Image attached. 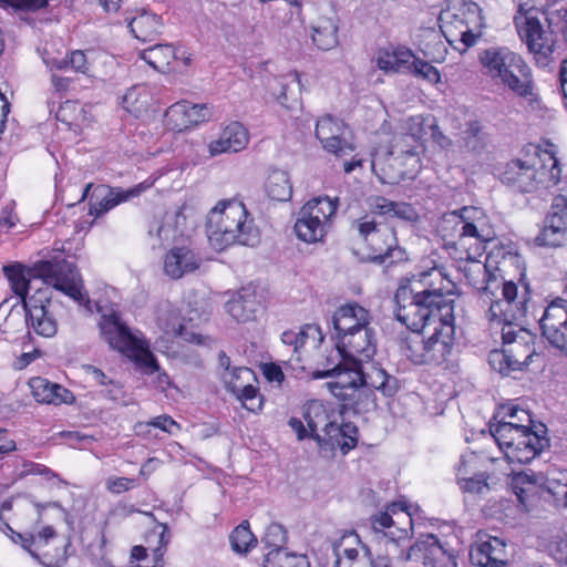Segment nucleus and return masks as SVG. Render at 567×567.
I'll list each match as a JSON object with an SVG mask.
<instances>
[{"label": "nucleus", "instance_id": "15", "mask_svg": "<svg viewBox=\"0 0 567 567\" xmlns=\"http://www.w3.org/2000/svg\"><path fill=\"white\" fill-rule=\"evenodd\" d=\"M12 534V540L20 544L42 566L64 567L66 564L65 545L58 538L53 527L45 526L37 534L13 530Z\"/></svg>", "mask_w": 567, "mask_h": 567}, {"label": "nucleus", "instance_id": "19", "mask_svg": "<svg viewBox=\"0 0 567 567\" xmlns=\"http://www.w3.org/2000/svg\"><path fill=\"white\" fill-rule=\"evenodd\" d=\"M150 187L151 184L147 183H140L128 189H123L120 187H110L106 185H97L94 187L93 184L90 183L84 187L80 200H84L89 197V214L99 217L107 213L118 204L140 196Z\"/></svg>", "mask_w": 567, "mask_h": 567}, {"label": "nucleus", "instance_id": "41", "mask_svg": "<svg viewBox=\"0 0 567 567\" xmlns=\"http://www.w3.org/2000/svg\"><path fill=\"white\" fill-rule=\"evenodd\" d=\"M543 14L548 28L561 33L567 42V0H546Z\"/></svg>", "mask_w": 567, "mask_h": 567}, {"label": "nucleus", "instance_id": "44", "mask_svg": "<svg viewBox=\"0 0 567 567\" xmlns=\"http://www.w3.org/2000/svg\"><path fill=\"white\" fill-rule=\"evenodd\" d=\"M312 336L313 338L316 334L319 336V341H322L323 337L321 336V331L319 327L317 326H310L307 324L306 327L301 328L299 331H285L281 334V341L285 346L292 347V357L289 361L296 360L299 362L301 360L300 358V350L305 347L307 339L309 336Z\"/></svg>", "mask_w": 567, "mask_h": 567}, {"label": "nucleus", "instance_id": "43", "mask_svg": "<svg viewBox=\"0 0 567 567\" xmlns=\"http://www.w3.org/2000/svg\"><path fill=\"white\" fill-rule=\"evenodd\" d=\"M140 58L155 70L164 72L177 58V54L171 44H155L141 51Z\"/></svg>", "mask_w": 567, "mask_h": 567}, {"label": "nucleus", "instance_id": "4", "mask_svg": "<svg viewBox=\"0 0 567 567\" xmlns=\"http://www.w3.org/2000/svg\"><path fill=\"white\" fill-rule=\"evenodd\" d=\"M206 233L209 244L217 250L239 244L255 246L259 243V229L246 206L238 199L219 200L209 212Z\"/></svg>", "mask_w": 567, "mask_h": 567}, {"label": "nucleus", "instance_id": "2", "mask_svg": "<svg viewBox=\"0 0 567 567\" xmlns=\"http://www.w3.org/2000/svg\"><path fill=\"white\" fill-rule=\"evenodd\" d=\"M3 274L23 305L24 300H28L27 295L34 279H40L44 285L52 286L80 305L90 302L86 293L82 291V279L76 267L64 258L54 257L49 260H40L30 267L21 264L8 265L3 267Z\"/></svg>", "mask_w": 567, "mask_h": 567}, {"label": "nucleus", "instance_id": "40", "mask_svg": "<svg viewBox=\"0 0 567 567\" xmlns=\"http://www.w3.org/2000/svg\"><path fill=\"white\" fill-rule=\"evenodd\" d=\"M492 538V536L483 532L476 534V539L470 550V559L473 565L478 567H496Z\"/></svg>", "mask_w": 567, "mask_h": 567}, {"label": "nucleus", "instance_id": "16", "mask_svg": "<svg viewBox=\"0 0 567 567\" xmlns=\"http://www.w3.org/2000/svg\"><path fill=\"white\" fill-rule=\"evenodd\" d=\"M501 333L502 348L499 351L503 360L498 372L509 374L512 371H522L528 365L534 353L528 332L513 324V321H509L508 317L505 316Z\"/></svg>", "mask_w": 567, "mask_h": 567}, {"label": "nucleus", "instance_id": "30", "mask_svg": "<svg viewBox=\"0 0 567 567\" xmlns=\"http://www.w3.org/2000/svg\"><path fill=\"white\" fill-rule=\"evenodd\" d=\"M200 266V258L187 247H175L164 258V271L172 279H179Z\"/></svg>", "mask_w": 567, "mask_h": 567}, {"label": "nucleus", "instance_id": "12", "mask_svg": "<svg viewBox=\"0 0 567 567\" xmlns=\"http://www.w3.org/2000/svg\"><path fill=\"white\" fill-rule=\"evenodd\" d=\"M424 292H414L409 285H401L394 295L395 318L412 331L420 334L426 326H436L445 320L440 306L426 299Z\"/></svg>", "mask_w": 567, "mask_h": 567}, {"label": "nucleus", "instance_id": "17", "mask_svg": "<svg viewBox=\"0 0 567 567\" xmlns=\"http://www.w3.org/2000/svg\"><path fill=\"white\" fill-rule=\"evenodd\" d=\"M410 282L409 287L414 289V292H424L427 295L426 299L440 306L445 318L454 316V300L450 298L454 284L447 278L443 268L432 267L414 274Z\"/></svg>", "mask_w": 567, "mask_h": 567}, {"label": "nucleus", "instance_id": "59", "mask_svg": "<svg viewBox=\"0 0 567 567\" xmlns=\"http://www.w3.org/2000/svg\"><path fill=\"white\" fill-rule=\"evenodd\" d=\"M565 230L555 229L550 223H547L542 233L536 237V241L540 246L558 247L564 241Z\"/></svg>", "mask_w": 567, "mask_h": 567}, {"label": "nucleus", "instance_id": "54", "mask_svg": "<svg viewBox=\"0 0 567 567\" xmlns=\"http://www.w3.org/2000/svg\"><path fill=\"white\" fill-rule=\"evenodd\" d=\"M150 426L159 429L171 435H175L181 430V425L167 414L155 416L148 422H140L136 424L135 430L141 434Z\"/></svg>", "mask_w": 567, "mask_h": 567}, {"label": "nucleus", "instance_id": "61", "mask_svg": "<svg viewBox=\"0 0 567 567\" xmlns=\"http://www.w3.org/2000/svg\"><path fill=\"white\" fill-rule=\"evenodd\" d=\"M59 435L73 449L84 447L95 441L92 435L84 434L80 431H62Z\"/></svg>", "mask_w": 567, "mask_h": 567}, {"label": "nucleus", "instance_id": "20", "mask_svg": "<svg viewBox=\"0 0 567 567\" xmlns=\"http://www.w3.org/2000/svg\"><path fill=\"white\" fill-rule=\"evenodd\" d=\"M398 559L422 561L426 567H457L454 554L447 550L433 534L419 537L406 553L399 554Z\"/></svg>", "mask_w": 567, "mask_h": 567}, {"label": "nucleus", "instance_id": "6", "mask_svg": "<svg viewBox=\"0 0 567 567\" xmlns=\"http://www.w3.org/2000/svg\"><path fill=\"white\" fill-rule=\"evenodd\" d=\"M507 476L508 491L515 496L516 504L514 506L502 504L503 519L506 523L519 520L529 513L538 487L551 494L557 502H561L567 507V477L561 482L554 476L525 471H512Z\"/></svg>", "mask_w": 567, "mask_h": 567}, {"label": "nucleus", "instance_id": "18", "mask_svg": "<svg viewBox=\"0 0 567 567\" xmlns=\"http://www.w3.org/2000/svg\"><path fill=\"white\" fill-rule=\"evenodd\" d=\"M333 377L337 381L328 382L327 386L344 410L361 415L377 409L375 394L369 386L359 385L348 371L334 372Z\"/></svg>", "mask_w": 567, "mask_h": 567}, {"label": "nucleus", "instance_id": "27", "mask_svg": "<svg viewBox=\"0 0 567 567\" xmlns=\"http://www.w3.org/2000/svg\"><path fill=\"white\" fill-rule=\"evenodd\" d=\"M336 567H373L370 549L357 534L344 536L334 548Z\"/></svg>", "mask_w": 567, "mask_h": 567}, {"label": "nucleus", "instance_id": "45", "mask_svg": "<svg viewBox=\"0 0 567 567\" xmlns=\"http://www.w3.org/2000/svg\"><path fill=\"white\" fill-rule=\"evenodd\" d=\"M327 231L328 228L319 221L317 223L308 216L298 213L295 233L300 240L308 244L319 243L324 238Z\"/></svg>", "mask_w": 567, "mask_h": 567}, {"label": "nucleus", "instance_id": "9", "mask_svg": "<svg viewBox=\"0 0 567 567\" xmlns=\"http://www.w3.org/2000/svg\"><path fill=\"white\" fill-rule=\"evenodd\" d=\"M548 446V439L528 427L527 424L498 420V450L508 464H526Z\"/></svg>", "mask_w": 567, "mask_h": 567}, {"label": "nucleus", "instance_id": "33", "mask_svg": "<svg viewBox=\"0 0 567 567\" xmlns=\"http://www.w3.org/2000/svg\"><path fill=\"white\" fill-rule=\"evenodd\" d=\"M417 56L406 47H395L379 52L377 65L384 72L409 73Z\"/></svg>", "mask_w": 567, "mask_h": 567}, {"label": "nucleus", "instance_id": "35", "mask_svg": "<svg viewBox=\"0 0 567 567\" xmlns=\"http://www.w3.org/2000/svg\"><path fill=\"white\" fill-rule=\"evenodd\" d=\"M371 323L369 310L357 302H350L339 307L332 316L334 332L349 330L351 326H364Z\"/></svg>", "mask_w": 567, "mask_h": 567}, {"label": "nucleus", "instance_id": "52", "mask_svg": "<svg viewBox=\"0 0 567 567\" xmlns=\"http://www.w3.org/2000/svg\"><path fill=\"white\" fill-rule=\"evenodd\" d=\"M547 223H550L555 229L567 230V198L565 196L560 195L554 198Z\"/></svg>", "mask_w": 567, "mask_h": 567}, {"label": "nucleus", "instance_id": "37", "mask_svg": "<svg viewBox=\"0 0 567 567\" xmlns=\"http://www.w3.org/2000/svg\"><path fill=\"white\" fill-rule=\"evenodd\" d=\"M338 199H331L328 196L316 197L307 202L299 210L300 215H306L315 221L329 228L331 218L336 215Z\"/></svg>", "mask_w": 567, "mask_h": 567}, {"label": "nucleus", "instance_id": "23", "mask_svg": "<svg viewBox=\"0 0 567 567\" xmlns=\"http://www.w3.org/2000/svg\"><path fill=\"white\" fill-rule=\"evenodd\" d=\"M347 126L343 121L331 115H324L317 121L316 137L323 150L338 157L350 155L354 146L346 138Z\"/></svg>", "mask_w": 567, "mask_h": 567}, {"label": "nucleus", "instance_id": "57", "mask_svg": "<svg viewBox=\"0 0 567 567\" xmlns=\"http://www.w3.org/2000/svg\"><path fill=\"white\" fill-rule=\"evenodd\" d=\"M501 419L519 424H528L532 421L527 411L512 403L498 404V420Z\"/></svg>", "mask_w": 567, "mask_h": 567}, {"label": "nucleus", "instance_id": "5", "mask_svg": "<svg viewBox=\"0 0 567 567\" xmlns=\"http://www.w3.org/2000/svg\"><path fill=\"white\" fill-rule=\"evenodd\" d=\"M454 316L437 322L426 339L420 334H409L400 341L401 352L416 365L441 367L456 373L458 371L457 352L454 342Z\"/></svg>", "mask_w": 567, "mask_h": 567}, {"label": "nucleus", "instance_id": "49", "mask_svg": "<svg viewBox=\"0 0 567 567\" xmlns=\"http://www.w3.org/2000/svg\"><path fill=\"white\" fill-rule=\"evenodd\" d=\"M229 540L233 550L239 554L249 551L257 544L247 522L241 523L231 532Z\"/></svg>", "mask_w": 567, "mask_h": 567}, {"label": "nucleus", "instance_id": "25", "mask_svg": "<svg viewBox=\"0 0 567 567\" xmlns=\"http://www.w3.org/2000/svg\"><path fill=\"white\" fill-rule=\"evenodd\" d=\"M51 300L39 288L37 295L24 300L25 321L39 336L51 338L58 331V322L49 310Z\"/></svg>", "mask_w": 567, "mask_h": 567}, {"label": "nucleus", "instance_id": "48", "mask_svg": "<svg viewBox=\"0 0 567 567\" xmlns=\"http://www.w3.org/2000/svg\"><path fill=\"white\" fill-rule=\"evenodd\" d=\"M264 567H309V564L305 556L277 550L265 555Z\"/></svg>", "mask_w": 567, "mask_h": 567}, {"label": "nucleus", "instance_id": "63", "mask_svg": "<svg viewBox=\"0 0 567 567\" xmlns=\"http://www.w3.org/2000/svg\"><path fill=\"white\" fill-rule=\"evenodd\" d=\"M49 0H0L1 7H11L16 10L35 11L44 8Z\"/></svg>", "mask_w": 567, "mask_h": 567}, {"label": "nucleus", "instance_id": "60", "mask_svg": "<svg viewBox=\"0 0 567 567\" xmlns=\"http://www.w3.org/2000/svg\"><path fill=\"white\" fill-rule=\"evenodd\" d=\"M284 80H285V82L280 83L281 91L277 95V101L280 105H282L287 109H290L291 106L289 105L288 91H289L291 84H295L297 86L298 91L301 90L300 74L295 71V72L287 74Z\"/></svg>", "mask_w": 567, "mask_h": 567}, {"label": "nucleus", "instance_id": "13", "mask_svg": "<svg viewBox=\"0 0 567 567\" xmlns=\"http://www.w3.org/2000/svg\"><path fill=\"white\" fill-rule=\"evenodd\" d=\"M333 338L339 361L326 370L313 371V379H324L334 375V372L348 371V368L352 369L370 361L377 352L375 333L372 328L359 329L357 333L340 334Z\"/></svg>", "mask_w": 567, "mask_h": 567}, {"label": "nucleus", "instance_id": "24", "mask_svg": "<svg viewBox=\"0 0 567 567\" xmlns=\"http://www.w3.org/2000/svg\"><path fill=\"white\" fill-rule=\"evenodd\" d=\"M348 372L359 385L369 386L373 392L377 390L386 398H392L400 389V382L394 375L370 361L348 368Z\"/></svg>", "mask_w": 567, "mask_h": 567}, {"label": "nucleus", "instance_id": "53", "mask_svg": "<svg viewBox=\"0 0 567 567\" xmlns=\"http://www.w3.org/2000/svg\"><path fill=\"white\" fill-rule=\"evenodd\" d=\"M287 542V534L284 527L279 524H270L262 537V543L267 548L268 553H275L277 550H286L284 548Z\"/></svg>", "mask_w": 567, "mask_h": 567}, {"label": "nucleus", "instance_id": "11", "mask_svg": "<svg viewBox=\"0 0 567 567\" xmlns=\"http://www.w3.org/2000/svg\"><path fill=\"white\" fill-rule=\"evenodd\" d=\"M515 27L520 40L532 53L535 64L538 68H549L555 64L556 40L553 30H545L535 8L524 9L520 4L517 14L514 17Z\"/></svg>", "mask_w": 567, "mask_h": 567}, {"label": "nucleus", "instance_id": "55", "mask_svg": "<svg viewBox=\"0 0 567 567\" xmlns=\"http://www.w3.org/2000/svg\"><path fill=\"white\" fill-rule=\"evenodd\" d=\"M147 105V93L144 86H133L123 96V106L128 112L137 113Z\"/></svg>", "mask_w": 567, "mask_h": 567}, {"label": "nucleus", "instance_id": "8", "mask_svg": "<svg viewBox=\"0 0 567 567\" xmlns=\"http://www.w3.org/2000/svg\"><path fill=\"white\" fill-rule=\"evenodd\" d=\"M99 327L102 338L110 347L133 360L144 373L153 374L159 370L157 359L150 350L148 341L133 334L116 311L102 315Z\"/></svg>", "mask_w": 567, "mask_h": 567}, {"label": "nucleus", "instance_id": "3", "mask_svg": "<svg viewBox=\"0 0 567 567\" xmlns=\"http://www.w3.org/2000/svg\"><path fill=\"white\" fill-rule=\"evenodd\" d=\"M560 176L555 145L546 143V148H542L539 145L529 144L520 157L504 166L501 181L515 190L532 193L557 185Z\"/></svg>", "mask_w": 567, "mask_h": 567}, {"label": "nucleus", "instance_id": "31", "mask_svg": "<svg viewBox=\"0 0 567 567\" xmlns=\"http://www.w3.org/2000/svg\"><path fill=\"white\" fill-rule=\"evenodd\" d=\"M249 141V135L239 122H231L221 132L219 138L209 143V153L215 156L221 153H237L244 150Z\"/></svg>", "mask_w": 567, "mask_h": 567}, {"label": "nucleus", "instance_id": "47", "mask_svg": "<svg viewBox=\"0 0 567 567\" xmlns=\"http://www.w3.org/2000/svg\"><path fill=\"white\" fill-rule=\"evenodd\" d=\"M312 41L318 49L327 51L338 44V25L331 19H324L313 28Z\"/></svg>", "mask_w": 567, "mask_h": 567}, {"label": "nucleus", "instance_id": "32", "mask_svg": "<svg viewBox=\"0 0 567 567\" xmlns=\"http://www.w3.org/2000/svg\"><path fill=\"white\" fill-rule=\"evenodd\" d=\"M226 311L238 322H248L256 318L260 303L255 290L243 288L226 302Z\"/></svg>", "mask_w": 567, "mask_h": 567}, {"label": "nucleus", "instance_id": "46", "mask_svg": "<svg viewBox=\"0 0 567 567\" xmlns=\"http://www.w3.org/2000/svg\"><path fill=\"white\" fill-rule=\"evenodd\" d=\"M358 444V427L352 423L338 424L336 422V432H332L328 445L340 447L343 454L353 450Z\"/></svg>", "mask_w": 567, "mask_h": 567}, {"label": "nucleus", "instance_id": "10", "mask_svg": "<svg viewBox=\"0 0 567 567\" xmlns=\"http://www.w3.org/2000/svg\"><path fill=\"white\" fill-rule=\"evenodd\" d=\"M439 21L446 40L450 43L461 41L465 48L475 44L484 25L481 8L471 0H453L441 12Z\"/></svg>", "mask_w": 567, "mask_h": 567}, {"label": "nucleus", "instance_id": "7", "mask_svg": "<svg viewBox=\"0 0 567 567\" xmlns=\"http://www.w3.org/2000/svg\"><path fill=\"white\" fill-rule=\"evenodd\" d=\"M502 258L503 270L513 267L514 278L504 279L502 295L503 301L498 300V323L505 321V316L509 321L517 320L524 316L525 305L529 299V285L525 282V264L517 251L516 245L508 240L507 244L498 243V258Z\"/></svg>", "mask_w": 567, "mask_h": 567}, {"label": "nucleus", "instance_id": "42", "mask_svg": "<svg viewBox=\"0 0 567 567\" xmlns=\"http://www.w3.org/2000/svg\"><path fill=\"white\" fill-rule=\"evenodd\" d=\"M371 525L375 533H383L384 537L388 538L386 543H389L391 548L399 547V543L401 540H405L409 538V529L405 528H396L393 530L392 527L394 522L392 516L388 512H382L374 515L371 518Z\"/></svg>", "mask_w": 567, "mask_h": 567}, {"label": "nucleus", "instance_id": "39", "mask_svg": "<svg viewBox=\"0 0 567 567\" xmlns=\"http://www.w3.org/2000/svg\"><path fill=\"white\" fill-rule=\"evenodd\" d=\"M410 133L402 135L392 144L390 155L416 156V144L423 134L422 117L415 116L409 120Z\"/></svg>", "mask_w": 567, "mask_h": 567}, {"label": "nucleus", "instance_id": "50", "mask_svg": "<svg viewBox=\"0 0 567 567\" xmlns=\"http://www.w3.org/2000/svg\"><path fill=\"white\" fill-rule=\"evenodd\" d=\"M148 235L156 239L159 245L173 241L178 236L176 226H173V218L164 216L163 219H154L148 228Z\"/></svg>", "mask_w": 567, "mask_h": 567}, {"label": "nucleus", "instance_id": "28", "mask_svg": "<svg viewBox=\"0 0 567 567\" xmlns=\"http://www.w3.org/2000/svg\"><path fill=\"white\" fill-rule=\"evenodd\" d=\"M303 419L307 423L309 435L320 447L328 445L332 432H336V422L330 420L326 408L319 402L307 405Z\"/></svg>", "mask_w": 567, "mask_h": 567}, {"label": "nucleus", "instance_id": "36", "mask_svg": "<svg viewBox=\"0 0 567 567\" xmlns=\"http://www.w3.org/2000/svg\"><path fill=\"white\" fill-rule=\"evenodd\" d=\"M132 34L142 42L154 41L163 29L162 18L148 11H141L128 22Z\"/></svg>", "mask_w": 567, "mask_h": 567}, {"label": "nucleus", "instance_id": "62", "mask_svg": "<svg viewBox=\"0 0 567 567\" xmlns=\"http://www.w3.org/2000/svg\"><path fill=\"white\" fill-rule=\"evenodd\" d=\"M480 63L483 74L489 75L492 79L496 76V49L489 48L480 52Z\"/></svg>", "mask_w": 567, "mask_h": 567}, {"label": "nucleus", "instance_id": "29", "mask_svg": "<svg viewBox=\"0 0 567 567\" xmlns=\"http://www.w3.org/2000/svg\"><path fill=\"white\" fill-rule=\"evenodd\" d=\"M483 218V212L476 207L465 206L461 209L453 210L444 217L445 224H453L458 231V239L455 246L464 247L465 239L472 237L482 241V237L477 229V223Z\"/></svg>", "mask_w": 567, "mask_h": 567}, {"label": "nucleus", "instance_id": "22", "mask_svg": "<svg viewBox=\"0 0 567 567\" xmlns=\"http://www.w3.org/2000/svg\"><path fill=\"white\" fill-rule=\"evenodd\" d=\"M539 326L548 342L567 354V300L558 298L545 309Z\"/></svg>", "mask_w": 567, "mask_h": 567}, {"label": "nucleus", "instance_id": "38", "mask_svg": "<svg viewBox=\"0 0 567 567\" xmlns=\"http://www.w3.org/2000/svg\"><path fill=\"white\" fill-rule=\"evenodd\" d=\"M267 196L276 202H288L292 196V184L288 172L272 168L269 171L265 185Z\"/></svg>", "mask_w": 567, "mask_h": 567}, {"label": "nucleus", "instance_id": "51", "mask_svg": "<svg viewBox=\"0 0 567 567\" xmlns=\"http://www.w3.org/2000/svg\"><path fill=\"white\" fill-rule=\"evenodd\" d=\"M221 380L224 382L225 388L234 393L235 389L234 386L237 384L246 383V382H254L256 381L255 373L251 369L246 367H235L231 369V371L223 372L221 373Z\"/></svg>", "mask_w": 567, "mask_h": 567}, {"label": "nucleus", "instance_id": "26", "mask_svg": "<svg viewBox=\"0 0 567 567\" xmlns=\"http://www.w3.org/2000/svg\"><path fill=\"white\" fill-rule=\"evenodd\" d=\"M212 107L208 104H190L186 101L171 105L166 112V122L173 130L182 132L209 120Z\"/></svg>", "mask_w": 567, "mask_h": 567}, {"label": "nucleus", "instance_id": "14", "mask_svg": "<svg viewBox=\"0 0 567 567\" xmlns=\"http://www.w3.org/2000/svg\"><path fill=\"white\" fill-rule=\"evenodd\" d=\"M498 81L505 91L530 105L538 101L532 68L520 54L507 48H498Z\"/></svg>", "mask_w": 567, "mask_h": 567}, {"label": "nucleus", "instance_id": "1", "mask_svg": "<svg viewBox=\"0 0 567 567\" xmlns=\"http://www.w3.org/2000/svg\"><path fill=\"white\" fill-rule=\"evenodd\" d=\"M371 214L352 220L350 231L361 240L370 250L369 259L372 262L382 265L396 264L408 259L406 252L398 244L396 233L393 227L378 224L374 215L385 219L398 218L412 221L416 213L412 205L402 202H393L383 196L369 198Z\"/></svg>", "mask_w": 567, "mask_h": 567}, {"label": "nucleus", "instance_id": "21", "mask_svg": "<svg viewBox=\"0 0 567 567\" xmlns=\"http://www.w3.org/2000/svg\"><path fill=\"white\" fill-rule=\"evenodd\" d=\"M488 461L494 463V457H485L483 453L470 452L461 456L457 467V484L462 492L484 496L491 492L487 483L489 475L484 471L483 463Z\"/></svg>", "mask_w": 567, "mask_h": 567}, {"label": "nucleus", "instance_id": "64", "mask_svg": "<svg viewBox=\"0 0 567 567\" xmlns=\"http://www.w3.org/2000/svg\"><path fill=\"white\" fill-rule=\"evenodd\" d=\"M84 370L91 379L100 385L111 386L110 392H117L120 386L118 384L110 379L101 369L94 365H85Z\"/></svg>", "mask_w": 567, "mask_h": 567}, {"label": "nucleus", "instance_id": "58", "mask_svg": "<svg viewBox=\"0 0 567 567\" xmlns=\"http://www.w3.org/2000/svg\"><path fill=\"white\" fill-rule=\"evenodd\" d=\"M410 74L414 75L415 78L425 80L432 84H436L441 81V74L439 70L420 58H416Z\"/></svg>", "mask_w": 567, "mask_h": 567}, {"label": "nucleus", "instance_id": "56", "mask_svg": "<svg viewBox=\"0 0 567 567\" xmlns=\"http://www.w3.org/2000/svg\"><path fill=\"white\" fill-rule=\"evenodd\" d=\"M235 392L233 393L243 405L249 411H256L261 408V402L257 400V388L252 384V382H246L245 384L240 382L237 386H234Z\"/></svg>", "mask_w": 567, "mask_h": 567}, {"label": "nucleus", "instance_id": "34", "mask_svg": "<svg viewBox=\"0 0 567 567\" xmlns=\"http://www.w3.org/2000/svg\"><path fill=\"white\" fill-rule=\"evenodd\" d=\"M29 385L34 399L41 403L61 404L71 403L74 400L71 391L43 378H32Z\"/></svg>", "mask_w": 567, "mask_h": 567}]
</instances>
